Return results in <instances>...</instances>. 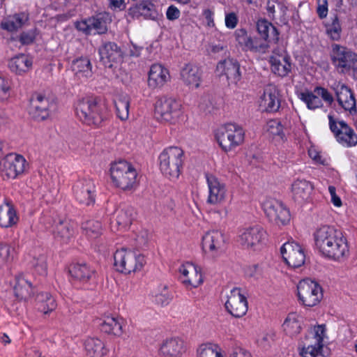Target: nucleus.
<instances>
[{"instance_id":"nucleus-58","label":"nucleus","mask_w":357,"mask_h":357,"mask_svg":"<svg viewBox=\"0 0 357 357\" xmlns=\"http://www.w3.org/2000/svg\"><path fill=\"white\" fill-rule=\"evenodd\" d=\"M10 96V83L9 80L0 77V101L7 100Z\"/></svg>"},{"instance_id":"nucleus-42","label":"nucleus","mask_w":357,"mask_h":357,"mask_svg":"<svg viewBox=\"0 0 357 357\" xmlns=\"http://www.w3.org/2000/svg\"><path fill=\"white\" fill-rule=\"evenodd\" d=\"M282 328L287 335H296L301 330L299 317L296 313L289 314L282 324Z\"/></svg>"},{"instance_id":"nucleus-37","label":"nucleus","mask_w":357,"mask_h":357,"mask_svg":"<svg viewBox=\"0 0 357 357\" xmlns=\"http://www.w3.org/2000/svg\"><path fill=\"white\" fill-rule=\"evenodd\" d=\"M112 21L111 16L107 13H100L89 18V23L92 28L93 33L103 34L107 31V25Z\"/></svg>"},{"instance_id":"nucleus-32","label":"nucleus","mask_w":357,"mask_h":357,"mask_svg":"<svg viewBox=\"0 0 357 357\" xmlns=\"http://www.w3.org/2000/svg\"><path fill=\"white\" fill-rule=\"evenodd\" d=\"M18 217L13 204L6 202L0 206V226L4 228L12 227L18 222Z\"/></svg>"},{"instance_id":"nucleus-22","label":"nucleus","mask_w":357,"mask_h":357,"mask_svg":"<svg viewBox=\"0 0 357 357\" xmlns=\"http://www.w3.org/2000/svg\"><path fill=\"white\" fill-rule=\"evenodd\" d=\"M99 54L101 61L109 68H112L114 63H119L123 59V52L113 42L104 43L99 48Z\"/></svg>"},{"instance_id":"nucleus-13","label":"nucleus","mask_w":357,"mask_h":357,"mask_svg":"<svg viewBox=\"0 0 357 357\" xmlns=\"http://www.w3.org/2000/svg\"><path fill=\"white\" fill-rule=\"evenodd\" d=\"M263 210L271 222L278 225H284L290 220V213L280 201L268 198L262 204Z\"/></svg>"},{"instance_id":"nucleus-7","label":"nucleus","mask_w":357,"mask_h":357,"mask_svg":"<svg viewBox=\"0 0 357 357\" xmlns=\"http://www.w3.org/2000/svg\"><path fill=\"white\" fill-rule=\"evenodd\" d=\"M331 60L335 67L341 73L352 70L357 73V54L351 50L335 44L332 46Z\"/></svg>"},{"instance_id":"nucleus-44","label":"nucleus","mask_w":357,"mask_h":357,"mask_svg":"<svg viewBox=\"0 0 357 357\" xmlns=\"http://www.w3.org/2000/svg\"><path fill=\"white\" fill-rule=\"evenodd\" d=\"M100 326V330L105 333L116 335L121 333V324L116 318L112 316L105 317Z\"/></svg>"},{"instance_id":"nucleus-3","label":"nucleus","mask_w":357,"mask_h":357,"mask_svg":"<svg viewBox=\"0 0 357 357\" xmlns=\"http://www.w3.org/2000/svg\"><path fill=\"white\" fill-rule=\"evenodd\" d=\"M76 114L84 123L98 126L103 120L104 106L96 98H86L78 101Z\"/></svg>"},{"instance_id":"nucleus-59","label":"nucleus","mask_w":357,"mask_h":357,"mask_svg":"<svg viewBox=\"0 0 357 357\" xmlns=\"http://www.w3.org/2000/svg\"><path fill=\"white\" fill-rule=\"evenodd\" d=\"M235 36L239 45L242 47L243 50H246L250 37L248 35L246 31L243 29H238L235 32Z\"/></svg>"},{"instance_id":"nucleus-45","label":"nucleus","mask_w":357,"mask_h":357,"mask_svg":"<svg viewBox=\"0 0 357 357\" xmlns=\"http://www.w3.org/2000/svg\"><path fill=\"white\" fill-rule=\"evenodd\" d=\"M82 229L89 238H96L102 234V223L96 220H89L82 223Z\"/></svg>"},{"instance_id":"nucleus-39","label":"nucleus","mask_w":357,"mask_h":357,"mask_svg":"<svg viewBox=\"0 0 357 357\" xmlns=\"http://www.w3.org/2000/svg\"><path fill=\"white\" fill-rule=\"evenodd\" d=\"M15 295L20 300H27L31 295V285L24 275H20L16 277V283L14 287Z\"/></svg>"},{"instance_id":"nucleus-57","label":"nucleus","mask_w":357,"mask_h":357,"mask_svg":"<svg viewBox=\"0 0 357 357\" xmlns=\"http://www.w3.org/2000/svg\"><path fill=\"white\" fill-rule=\"evenodd\" d=\"M314 93H316L319 98H321L329 105H331L334 101L333 95L328 91L327 89L321 86H317L314 89Z\"/></svg>"},{"instance_id":"nucleus-31","label":"nucleus","mask_w":357,"mask_h":357,"mask_svg":"<svg viewBox=\"0 0 357 357\" xmlns=\"http://www.w3.org/2000/svg\"><path fill=\"white\" fill-rule=\"evenodd\" d=\"M69 271L73 278L81 282L93 280L96 277V271L86 264H74Z\"/></svg>"},{"instance_id":"nucleus-8","label":"nucleus","mask_w":357,"mask_h":357,"mask_svg":"<svg viewBox=\"0 0 357 357\" xmlns=\"http://www.w3.org/2000/svg\"><path fill=\"white\" fill-rule=\"evenodd\" d=\"M266 232L259 225H255L242 229L239 231L238 241L247 250L253 251L261 249L266 240Z\"/></svg>"},{"instance_id":"nucleus-27","label":"nucleus","mask_w":357,"mask_h":357,"mask_svg":"<svg viewBox=\"0 0 357 357\" xmlns=\"http://www.w3.org/2000/svg\"><path fill=\"white\" fill-rule=\"evenodd\" d=\"M181 77L185 84L197 89L202 81V71L197 66L188 63L182 68Z\"/></svg>"},{"instance_id":"nucleus-56","label":"nucleus","mask_w":357,"mask_h":357,"mask_svg":"<svg viewBox=\"0 0 357 357\" xmlns=\"http://www.w3.org/2000/svg\"><path fill=\"white\" fill-rule=\"evenodd\" d=\"M32 264L36 271L40 275H45L47 273L46 257L43 255H40L38 258H34Z\"/></svg>"},{"instance_id":"nucleus-43","label":"nucleus","mask_w":357,"mask_h":357,"mask_svg":"<svg viewBox=\"0 0 357 357\" xmlns=\"http://www.w3.org/2000/svg\"><path fill=\"white\" fill-rule=\"evenodd\" d=\"M117 116L122 121L128 119L129 116L130 98L126 95L116 97L114 100Z\"/></svg>"},{"instance_id":"nucleus-2","label":"nucleus","mask_w":357,"mask_h":357,"mask_svg":"<svg viewBox=\"0 0 357 357\" xmlns=\"http://www.w3.org/2000/svg\"><path fill=\"white\" fill-rule=\"evenodd\" d=\"M160 169L169 179H176L183 163V151L176 146L165 149L159 156Z\"/></svg>"},{"instance_id":"nucleus-51","label":"nucleus","mask_w":357,"mask_h":357,"mask_svg":"<svg viewBox=\"0 0 357 357\" xmlns=\"http://www.w3.org/2000/svg\"><path fill=\"white\" fill-rule=\"evenodd\" d=\"M326 31L333 40H337L340 38L342 29L339 19L336 15L331 19V22L326 26Z\"/></svg>"},{"instance_id":"nucleus-40","label":"nucleus","mask_w":357,"mask_h":357,"mask_svg":"<svg viewBox=\"0 0 357 357\" xmlns=\"http://www.w3.org/2000/svg\"><path fill=\"white\" fill-rule=\"evenodd\" d=\"M323 349L324 344H318L315 342L305 339L300 354L302 357H326Z\"/></svg>"},{"instance_id":"nucleus-46","label":"nucleus","mask_w":357,"mask_h":357,"mask_svg":"<svg viewBox=\"0 0 357 357\" xmlns=\"http://www.w3.org/2000/svg\"><path fill=\"white\" fill-rule=\"evenodd\" d=\"M36 301L40 303L39 310L44 314H47L54 310L56 307L54 298L48 293H40L36 296Z\"/></svg>"},{"instance_id":"nucleus-11","label":"nucleus","mask_w":357,"mask_h":357,"mask_svg":"<svg viewBox=\"0 0 357 357\" xmlns=\"http://www.w3.org/2000/svg\"><path fill=\"white\" fill-rule=\"evenodd\" d=\"M328 124L336 140L343 146L350 147L357 144V135L354 130L344 121L328 115Z\"/></svg>"},{"instance_id":"nucleus-53","label":"nucleus","mask_w":357,"mask_h":357,"mask_svg":"<svg viewBox=\"0 0 357 357\" xmlns=\"http://www.w3.org/2000/svg\"><path fill=\"white\" fill-rule=\"evenodd\" d=\"M325 336V328L323 325L314 326L309 331L306 336L307 340L315 342L317 344H323V340Z\"/></svg>"},{"instance_id":"nucleus-47","label":"nucleus","mask_w":357,"mask_h":357,"mask_svg":"<svg viewBox=\"0 0 357 357\" xmlns=\"http://www.w3.org/2000/svg\"><path fill=\"white\" fill-rule=\"evenodd\" d=\"M155 302L161 305H167L173 298L172 293L166 284H160L154 292Z\"/></svg>"},{"instance_id":"nucleus-15","label":"nucleus","mask_w":357,"mask_h":357,"mask_svg":"<svg viewBox=\"0 0 357 357\" xmlns=\"http://www.w3.org/2000/svg\"><path fill=\"white\" fill-rule=\"evenodd\" d=\"M227 312L233 317L239 318L244 316L248 311V301L240 288L235 287L230 291L225 303Z\"/></svg>"},{"instance_id":"nucleus-28","label":"nucleus","mask_w":357,"mask_h":357,"mask_svg":"<svg viewBox=\"0 0 357 357\" xmlns=\"http://www.w3.org/2000/svg\"><path fill=\"white\" fill-rule=\"evenodd\" d=\"M184 352V342L179 338L167 339L160 347V354L165 357H179Z\"/></svg>"},{"instance_id":"nucleus-54","label":"nucleus","mask_w":357,"mask_h":357,"mask_svg":"<svg viewBox=\"0 0 357 357\" xmlns=\"http://www.w3.org/2000/svg\"><path fill=\"white\" fill-rule=\"evenodd\" d=\"M267 130L271 135L278 137L281 139L284 137L283 127L278 119H273L268 122Z\"/></svg>"},{"instance_id":"nucleus-1","label":"nucleus","mask_w":357,"mask_h":357,"mask_svg":"<svg viewBox=\"0 0 357 357\" xmlns=\"http://www.w3.org/2000/svg\"><path fill=\"white\" fill-rule=\"evenodd\" d=\"M314 245L325 257L339 260L349 252L346 238L335 227L324 225L314 233Z\"/></svg>"},{"instance_id":"nucleus-49","label":"nucleus","mask_w":357,"mask_h":357,"mask_svg":"<svg viewBox=\"0 0 357 357\" xmlns=\"http://www.w3.org/2000/svg\"><path fill=\"white\" fill-rule=\"evenodd\" d=\"M299 97L310 109H315L323 106L321 99L319 98L314 91L302 92L300 93Z\"/></svg>"},{"instance_id":"nucleus-12","label":"nucleus","mask_w":357,"mask_h":357,"mask_svg":"<svg viewBox=\"0 0 357 357\" xmlns=\"http://www.w3.org/2000/svg\"><path fill=\"white\" fill-rule=\"evenodd\" d=\"M56 105L53 100L41 93H34L30 100L29 114L37 121L47 119L55 109Z\"/></svg>"},{"instance_id":"nucleus-5","label":"nucleus","mask_w":357,"mask_h":357,"mask_svg":"<svg viewBox=\"0 0 357 357\" xmlns=\"http://www.w3.org/2000/svg\"><path fill=\"white\" fill-rule=\"evenodd\" d=\"M245 131L236 123H227L221 126L216 133L217 141L225 152L234 150L244 142Z\"/></svg>"},{"instance_id":"nucleus-24","label":"nucleus","mask_w":357,"mask_h":357,"mask_svg":"<svg viewBox=\"0 0 357 357\" xmlns=\"http://www.w3.org/2000/svg\"><path fill=\"white\" fill-rule=\"evenodd\" d=\"M225 242V236L221 231H210L202 237V248L205 252L213 255L222 250Z\"/></svg>"},{"instance_id":"nucleus-63","label":"nucleus","mask_w":357,"mask_h":357,"mask_svg":"<svg viewBox=\"0 0 357 357\" xmlns=\"http://www.w3.org/2000/svg\"><path fill=\"white\" fill-rule=\"evenodd\" d=\"M180 15V10L174 6H170L166 13L167 18L171 21L178 19Z\"/></svg>"},{"instance_id":"nucleus-17","label":"nucleus","mask_w":357,"mask_h":357,"mask_svg":"<svg viewBox=\"0 0 357 357\" xmlns=\"http://www.w3.org/2000/svg\"><path fill=\"white\" fill-rule=\"evenodd\" d=\"M331 89L334 91L340 106L351 114L356 112V101L352 90L342 82L334 83Z\"/></svg>"},{"instance_id":"nucleus-50","label":"nucleus","mask_w":357,"mask_h":357,"mask_svg":"<svg viewBox=\"0 0 357 357\" xmlns=\"http://www.w3.org/2000/svg\"><path fill=\"white\" fill-rule=\"evenodd\" d=\"M197 357H223L221 349L211 344H202L197 350Z\"/></svg>"},{"instance_id":"nucleus-62","label":"nucleus","mask_w":357,"mask_h":357,"mask_svg":"<svg viewBox=\"0 0 357 357\" xmlns=\"http://www.w3.org/2000/svg\"><path fill=\"white\" fill-rule=\"evenodd\" d=\"M238 18L234 13H230L225 16V25L229 29H234L237 24Z\"/></svg>"},{"instance_id":"nucleus-18","label":"nucleus","mask_w":357,"mask_h":357,"mask_svg":"<svg viewBox=\"0 0 357 357\" xmlns=\"http://www.w3.org/2000/svg\"><path fill=\"white\" fill-rule=\"evenodd\" d=\"M271 70L274 74L284 77L291 71L290 57L284 50L275 49L270 56Z\"/></svg>"},{"instance_id":"nucleus-6","label":"nucleus","mask_w":357,"mask_h":357,"mask_svg":"<svg viewBox=\"0 0 357 357\" xmlns=\"http://www.w3.org/2000/svg\"><path fill=\"white\" fill-rule=\"evenodd\" d=\"M114 259L116 270L124 273L139 271L146 264L144 255L125 248L116 250Z\"/></svg>"},{"instance_id":"nucleus-4","label":"nucleus","mask_w":357,"mask_h":357,"mask_svg":"<svg viewBox=\"0 0 357 357\" xmlns=\"http://www.w3.org/2000/svg\"><path fill=\"white\" fill-rule=\"evenodd\" d=\"M110 175L114 184L123 190H130L137 186V172L126 161L120 160L112 164Z\"/></svg>"},{"instance_id":"nucleus-21","label":"nucleus","mask_w":357,"mask_h":357,"mask_svg":"<svg viewBox=\"0 0 357 357\" xmlns=\"http://www.w3.org/2000/svg\"><path fill=\"white\" fill-rule=\"evenodd\" d=\"M95 185L92 181L83 180L74 186L76 199L82 204L90 206L95 202Z\"/></svg>"},{"instance_id":"nucleus-35","label":"nucleus","mask_w":357,"mask_h":357,"mask_svg":"<svg viewBox=\"0 0 357 357\" xmlns=\"http://www.w3.org/2000/svg\"><path fill=\"white\" fill-rule=\"evenodd\" d=\"M135 211L132 208L128 207L115 211L112 224L115 223L119 229H126L134 219Z\"/></svg>"},{"instance_id":"nucleus-29","label":"nucleus","mask_w":357,"mask_h":357,"mask_svg":"<svg viewBox=\"0 0 357 357\" xmlns=\"http://www.w3.org/2000/svg\"><path fill=\"white\" fill-rule=\"evenodd\" d=\"M54 238L61 243H68L74 234L73 225L67 220L55 221L52 227Z\"/></svg>"},{"instance_id":"nucleus-55","label":"nucleus","mask_w":357,"mask_h":357,"mask_svg":"<svg viewBox=\"0 0 357 357\" xmlns=\"http://www.w3.org/2000/svg\"><path fill=\"white\" fill-rule=\"evenodd\" d=\"M14 249L8 244L0 243V265L13 260Z\"/></svg>"},{"instance_id":"nucleus-10","label":"nucleus","mask_w":357,"mask_h":357,"mask_svg":"<svg viewBox=\"0 0 357 357\" xmlns=\"http://www.w3.org/2000/svg\"><path fill=\"white\" fill-rule=\"evenodd\" d=\"M298 297L300 302L308 307H313L319 303L322 298L320 285L310 279L301 280L297 285Z\"/></svg>"},{"instance_id":"nucleus-30","label":"nucleus","mask_w":357,"mask_h":357,"mask_svg":"<svg viewBox=\"0 0 357 357\" xmlns=\"http://www.w3.org/2000/svg\"><path fill=\"white\" fill-rule=\"evenodd\" d=\"M312 189V185L309 181L297 179L291 185L293 198L298 202L306 201L310 198Z\"/></svg>"},{"instance_id":"nucleus-61","label":"nucleus","mask_w":357,"mask_h":357,"mask_svg":"<svg viewBox=\"0 0 357 357\" xmlns=\"http://www.w3.org/2000/svg\"><path fill=\"white\" fill-rule=\"evenodd\" d=\"M136 245L138 248H142L146 245L148 242V233L146 231H141L135 238Z\"/></svg>"},{"instance_id":"nucleus-33","label":"nucleus","mask_w":357,"mask_h":357,"mask_svg":"<svg viewBox=\"0 0 357 357\" xmlns=\"http://www.w3.org/2000/svg\"><path fill=\"white\" fill-rule=\"evenodd\" d=\"M84 349L89 357H104L108 353L103 341L97 337H89L84 342Z\"/></svg>"},{"instance_id":"nucleus-19","label":"nucleus","mask_w":357,"mask_h":357,"mask_svg":"<svg viewBox=\"0 0 357 357\" xmlns=\"http://www.w3.org/2000/svg\"><path fill=\"white\" fill-rule=\"evenodd\" d=\"M181 280L184 285L188 288H196L203 282L201 268L191 263L181 265L178 269Z\"/></svg>"},{"instance_id":"nucleus-34","label":"nucleus","mask_w":357,"mask_h":357,"mask_svg":"<svg viewBox=\"0 0 357 357\" xmlns=\"http://www.w3.org/2000/svg\"><path fill=\"white\" fill-rule=\"evenodd\" d=\"M71 68L79 79H88L92 77V65L87 57H80L73 60Z\"/></svg>"},{"instance_id":"nucleus-60","label":"nucleus","mask_w":357,"mask_h":357,"mask_svg":"<svg viewBox=\"0 0 357 357\" xmlns=\"http://www.w3.org/2000/svg\"><path fill=\"white\" fill-rule=\"evenodd\" d=\"M317 13L321 19H324L328 14V3L326 0L317 1Z\"/></svg>"},{"instance_id":"nucleus-23","label":"nucleus","mask_w":357,"mask_h":357,"mask_svg":"<svg viewBox=\"0 0 357 357\" xmlns=\"http://www.w3.org/2000/svg\"><path fill=\"white\" fill-rule=\"evenodd\" d=\"M206 180L208 187L207 202L213 205L222 203L226 197L227 190L225 184L213 175H206Z\"/></svg>"},{"instance_id":"nucleus-38","label":"nucleus","mask_w":357,"mask_h":357,"mask_svg":"<svg viewBox=\"0 0 357 357\" xmlns=\"http://www.w3.org/2000/svg\"><path fill=\"white\" fill-rule=\"evenodd\" d=\"M32 63V60L28 56L21 54L12 58L8 66L12 72L21 75L31 69Z\"/></svg>"},{"instance_id":"nucleus-16","label":"nucleus","mask_w":357,"mask_h":357,"mask_svg":"<svg viewBox=\"0 0 357 357\" xmlns=\"http://www.w3.org/2000/svg\"><path fill=\"white\" fill-rule=\"evenodd\" d=\"M280 252L284 261L291 267L298 268L305 263V255L303 249L295 242L285 243L282 246Z\"/></svg>"},{"instance_id":"nucleus-20","label":"nucleus","mask_w":357,"mask_h":357,"mask_svg":"<svg viewBox=\"0 0 357 357\" xmlns=\"http://www.w3.org/2000/svg\"><path fill=\"white\" fill-rule=\"evenodd\" d=\"M216 70L220 77H225L229 84H236L241 79L240 65L234 59H229L220 61Z\"/></svg>"},{"instance_id":"nucleus-64","label":"nucleus","mask_w":357,"mask_h":357,"mask_svg":"<svg viewBox=\"0 0 357 357\" xmlns=\"http://www.w3.org/2000/svg\"><path fill=\"white\" fill-rule=\"evenodd\" d=\"M229 357H252V356L247 350L236 347L232 351Z\"/></svg>"},{"instance_id":"nucleus-25","label":"nucleus","mask_w":357,"mask_h":357,"mask_svg":"<svg viewBox=\"0 0 357 357\" xmlns=\"http://www.w3.org/2000/svg\"><path fill=\"white\" fill-rule=\"evenodd\" d=\"M260 105L269 112L278 110L280 106V98L279 91L275 85L268 84L265 87Z\"/></svg>"},{"instance_id":"nucleus-41","label":"nucleus","mask_w":357,"mask_h":357,"mask_svg":"<svg viewBox=\"0 0 357 357\" xmlns=\"http://www.w3.org/2000/svg\"><path fill=\"white\" fill-rule=\"evenodd\" d=\"M257 26L259 33L264 40L268 39L275 43L278 40V32L271 23L266 20H259Z\"/></svg>"},{"instance_id":"nucleus-26","label":"nucleus","mask_w":357,"mask_h":357,"mask_svg":"<svg viewBox=\"0 0 357 357\" xmlns=\"http://www.w3.org/2000/svg\"><path fill=\"white\" fill-rule=\"evenodd\" d=\"M169 79V75L167 69L160 64L151 66L148 79V85L150 88H161Z\"/></svg>"},{"instance_id":"nucleus-52","label":"nucleus","mask_w":357,"mask_h":357,"mask_svg":"<svg viewBox=\"0 0 357 357\" xmlns=\"http://www.w3.org/2000/svg\"><path fill=\"white\" fill-rule=\"evenodd\" d=\"M268 48V44L264 39L250 37L245 51L264 53Z\"/></svg>"},{"instance_id":"nucleus-9","label":"nucleus","mask_w":357,"mask_h":357,"mask_svg":"<svg viewBox=\"0 0 357 357\" xmlns=\"http://www.w3.org/2000/svg\"><path fill=\"white\" fill-rule=\"evenodd\" d=\"M181 107L176 99L161 97L155 104V116L158 121L173 123L181 114Z\"/></svg>"},{"instance_id":"nucleus-36","label":"nucleus","mask_w":357,"mask_h":357,"mask_svg":"<svg viewBox=\"0 0 357 357\" xmlns=\"http://www.w3.org/2000/svg\"><path fill=\"white\" fill-rule=\"evenodd\" d=\"M29 17L24 13H17L7 17L1 22V27L9 32L17 31L28 21Z\"/></svg>"},{"instance_id":"nucleus-48","label":"nucleus","mask_w":357,"mask_h":357,"mask_svg":"<svg viewBox=\"0 0 357 357\" xmlns=\"http://www.w3.org/2000/svg\"><path fill=\"white\" fill-rule=\"evenodd\" d=\"M135 10L139 15L144 16L146 19L155 20L159 16L154 4L149 1L137 5Z\"/></svg>"},{"instance_id":"nucleus-14","label":"nucleus","mask_w":357,"mask_h":357,"mask_svg":"<svg viewBox=\"0 0 357 357\" xmlns=\"http://www.w3.org/2000/svg\"><path fill=\"white\" fill-rule=\"evenodd\" d=\"M26 167L25 158L15 153L8 154L0 162V169L3 178L14 179L24 173Z\"/></svg>"}]
</instances>
